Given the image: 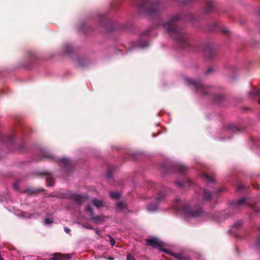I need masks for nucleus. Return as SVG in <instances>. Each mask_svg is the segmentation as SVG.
<instances>
[{"instance_id":"1","label":"nucleus","mask_w":260,"mask_h":260,"mask_svg":"<svg viewBox=\"0 0 260 260\" xmlns=\"http://www.w3.org/2000/svg\"><path fill=\"white\" fill-rule=\"evenodd\" d=\"M139 10L151 16H155L153 23V27L162 28L182 49H186L190 46L188 36L185 30L177 25V22L181 19L192 21L194 16L191 14H186L184 18L180 15H175L169 18L166 21L162 19L159 15L162 6L157 2H152L149 0H137L135 2Z\"/></svg>"},{"instance_id":"2","label":"nucleus","mask_w":260,"mask_h":260,"mask_svg":"<svg viewBox=\"0 0 260 260\" xmlns=\"http://www.w3.org/2000/svg\"><path fill=\"white\" fill-rule=\"evenodd\" d=\"M176 201L179 202L177 208L182 210L187 217H198L201 216L203 213L202 208L199 205L190 207L187 203H183L179 199H177Z\"/></svg>"},{"instance_id":"3","label":"nucleus","mask_w":260,"mask_h":260,"mask_svg":"<svg viewBox=\"0 0 260 260\" xmlns=\"http://www.w3.org/2000/svg\"><path fill=\"white\" fill-rule=\"evenodd\" d=\"M185 83L194 87L197 92L203 96H209L212 93L213 88L203 84L201 81L192 80L188 77L184 79Z\"/></svg>"},{"instance_id":"4","label":"nucleus","mask_w":260,"mask_h":260,"mask_svg":"<svg viewBox=\"0 0 260 260\" xmlns=\"http://www.w3.org/2000/svg\"><path fill=\"white\" fill-rule=\"evenodd\" d=\"M205 57L206 59L214 60L216 58L217 53L215 47L210 44L205 46Z\"/></svg>"},{"instance_id":"5","label":"nucleus","mask_w":260,"mask_h":260,"mask_svg":"<svg viewBox=\"0 0 260 260\" xmlns=\"http://www.w3.org/2000/svg\"><path fill=\"white\" fill-rule=\"evenodd\" d=\"M85 211L89 213L91 219L95 223H101L104 221V217L102 216H94L93 211L89 204H88L85 207Z\"/></svg>"},{"instance_id":"6","label":"nucleus","mask_w":260,"mask_h":260,"mask_svg":"<svg viewBox=\"0 0 260 260\" xmlns=\"http://www.w3.org/2000/svg\"><path fill=\"white\" fill-rule=\"evenodd\" d=\"M248 204L247 199L242 198L238 201H234L231 203V208L233 209L239 210L241 207H244Z\"/></svg>"},{"instance_id":"7","label":"nucleus","mask_w":260,"mask_h":260,"mask_svg":"<svg viewBox=\"0 0 260 260\" xmlns=\"http://www.w3.org/2000/svg\"><path fill=\"white\" fill-rule=\"evenodd\" d=\"M146 244L147 246H150L154 248H157L162 251V249H166L165 248H162V243L156 238L147 239Z\"/></svg>"},{"instance_id":"8","label":"nucleus","mask_w":260,"mask_h":260,"mask_svg":"<svg viewBox=\"0 0 260 260\" xmlns=\"http://www.w3.org/2000/svg\"><path fill=\"white\" fill-rule=\"evenodd\" d=\"M57 161L64 167L66 171L68 173L70 171V170L72 169L73 166L70 159L68 158L63 157L61 158H58Z\"/></svg>"},{"instance_id":"9","label":"nucleus","mask_w":260,"mask_h":260,"mask_svg":"<svg viewBox=\"0 0 260 260\" xmlns=\"http://www.w3.org/2000/svg\"><path fill=\"white\" fill-rule=\"evenodd\" d=\"M71 198L79 205H81L82 203L89 199L87 196H82L77 193L72 194Z\"/></svg>"},{"instance_id":"10","label":"nucleus","mask_w":260,"mask_h":260,"mask_svg":"<svg viewBox=\"0 0 260 260\" xmlns=\"http://www.w3.org/2000/svg\"><path fill=\"white\" fill-rule=\"evenodd\" d=\"M39 176H48L46 179V182L47 185L49 186H52L53 185L54 183V179L51 177L50 176L51 173L48 171H43L41 172H39L38 173Z\"/></svg>"},{"instance_id":"11","label":"nucleus","mask_w":260,"mask_h":260,"mask_svg":"<svg viewBox=\"0 0 260 260\" xmlns=\"http://www.w3.org/2000/svg\"><path fill=\"white\" fill-rule=\"evenodd\" d=\"M163 251L174 257L178 260H188V257L182 253H175L167 249H162Z\"/></svg>"},{"instance_id":"12","label":"nucleus","mask_w":260,"mask_h":260,"mask_svg":"<svg viewBox=\"0 0 260 260\" xmlns=\"http://www.w3.org/2000/svg\"><path fill=\"white\" fill-rule=\"evenodd\" d=\"M71 257L70 254H64L60 253H57L54 255V256L49 258L45 259L44 260H67L70 259Z\"/></svg>"},{"instance_id":"13","label":"nucleus","mask_w":260,"mask_h":260,"mask_svg":"<svg viewBox=\"0 0 260 260\" xmlns=\"http://www.w3.org/2000/svg\"><path fill=\"white\" fill-rule=\"evenodd\" d=\"M214 6L212 2L209 1H207L205 4V7L202 10L203 14H208L213 10Z\"/></svg>"},{"instance_id":"14","label":"nucleus","mask_w":260,"mask_h":260,"mask_svg":"<svg viewBox=\"0 0 260 260\" xmlns=\"http://www.w3.org/2000/svg\"><path fill=\"white\" fill-rule=\"evenodd\" d=\"M100 20L101 21V23L102 25L104 26L106 29H108L107 25L111 23V21L110 20L107 18V17L103 15H100Z\"/></svg>"},{"instance_id":"15","label":"nucleus","mask_w":260,"mask_h":260,"mask_svg":"<svg viewBox=\"0 0 260 260\" xmlns=\"http://www.w3.org/2000/svg\"><path fill=\"white\" fill-rule=\"evenodd\" d=\"M14 137L13 136H5L3 134H0V141L3 142H8L12 143L13 142Z\"/></svg>"},{"instance_id":"16","label":"nucleus","mask_w":260,"mask_h":260,"mask_svg":"<svg viewBox=\"0 0 260 260\" xmlns=\"http://www.w3.org/2000/svg\"><path fill=\"white\" fill-rule=\"evenodd\" d=\"M213 101L216 104H219L224 100L223 95L220 94H215L212 96Z\"/></svg>"},{"instance_id":"17","label":"nucleus","mask_w":260,"mask_h":260,"mask_svg":"<svg viewBox=\"0 0 260 260\" xmlns=\"http://www.w3.org/2000/svg\"><path fill=\"white\" fill-rule=\"evenodd\" d=\"M175 168L178 172L180 174L184 173L188 170V168L186 166L181 164H176L175 165Z\"/></svg>"},{"instance_id":"18","label":"nucleus","mask_w":260,"mask_h":260,"mask_svg":"<svg viewBox=\"0 0 260 260\" xmlns=\"http://www.w3.org/2000/svg\"><path fill=\"white\" fill-rule=\"evenodd\" d=\"M249 95H253L258 98V103L260 104V90L253 88L251 89V90L249 92Z\"/></svg>"},{"instance_id":"19","label":"nucleus","mask_w":260,"mask_h":260,"mask_svg":"<svg viewBox=\"0 0 260 260\" xmlns=\"http://www.w3.org/2000/svg\"><path fill=\"white\" fill-rule=\"evenodd\" d=\"M166 192L164 190L159 191L157 196L155 198V201L157 203L160 202L165 198Z\"/></svg>"},{"instance_id":"20","label":"nucleus","mask_w":260,"mask_h":260,"mask_svg":"<svg viewBox=\"0 0 260 260\" xmlns=\"http://www.w3.org/2000/svg\"><path fill=\"white\" fill-rule=\"evenodd\" d=\"M91 202L96 207L101 208L104 206L103 202L96 199H92Z\"/></svg>"},{"instance_id":"21","label":"nucleus","mask_w":260,"mask_h":260,"mask_svg":"<svg viewBox=\"0 0 260 260\" xmlns=\"http://www.w3.org/2000/svg\"><path fill=\"white\" fill-rule=\"evenodd\" d=\"M203 193L204 200L209 201L211 199L212 194L210 191L208 190L207 189H204Z\"/></svg>"},{"instance_id":"22","label":"nucleus","mask_w":260,"mask_h":260,"mask_svg":"<svg viewBox=\"0 0 260 260\" xmlns=\"http://www.w3.org/2000/svg\"><path fill=\"white\" fill-rule=\"evenodd\" d=\"M157 209V204L156 203H151L147 206V210L151 212H154Z\"/></svg>"},{"instance_id":"23","label":"nucleus","mask_w":260,"mask_h":260,"mask_svg":"<svg viewBox=\"0 0 260 260\" xmlns=\"http://www.w3.org/2000/svg\"><path fill=\"white\" fill-rule=\"evenodd\" d=\"M218 22H214L213 26H210L209 25H207V30L209 31H214L216 30L217 28H218Z\"/></svg>"},{"instance_id":"24","label":"nucleus","mask_w":260,"mask_h":260,"mask_svg":"<svg viewBox=\"0 0 260 260\" xmlns=\"http://www.w3.org/2000/svg\"><path fill=\"white\" fill-rule=\"evenodd\" d=\"M72 50L73 48L70 45L67 44L64 45V52L65 53L70 54L72 52Z\"/></svg>"},{"instance_id":"25","label":"nucleus","mask_w":260,"mask_h":260,"mask_svg":"<svg viewBox=\"0 0 260 260\" xmlns=\"http://www.w3.org/2000/svg\"><path fill=\"white\" fill-rule=\"evenodd\" d=\"M125 208H126V205L124 203L122 202H119L117 203V210L121 211Z\"/></svg>"},{"instance_id":"26","label":"nucleus","mask_w":260,"mask_h":260,"mask_svg":"<svg viewBox=\"0 0 260 260\" xmlns=\"http://www.w3.org/2000/svg\"><path fill=\"white\" fill-rule=\"evenodd\" d=\"M242 225V221L238 220L236 222L233 226V228L235 229L236 230L239 229Z\"/></svg>"},{"instance_id":"27","label":"nucleus","mask_w":260,"mask_h":260,"mask_svg":"<svg viewBox=\"0 0 260 260\" xmlns=\"http://www.w3.org/2000/svg\"><path fill=\"white\" fill-rule=\"evenodd\" d=\"M110 197L112 199H118L120 197V193L118 192H110Z\"/></svg>"},{"instance_id":"28","label":"nucleus","mask_w":260,"mask_h":260,"mask_svg":"<svg viewBox=\"0 0 260 260\" xmlns=\"http://www.w3.org/2000/svg\"><path fill=\"white\" fill-rule=\"evenodd\" d=\"M229 129L232 130L233 132H237L240 131V129L235 124H231L229 126Z\"/></svg>"},{"instance_id":"29","label":"nucleus","mask_w":260,"mask_h":260,"mask_svg":"<svg viewBox=\"0 0 260 260\" xmlns=\"http://www.w3.org/2000/svg\"><path fill=\"white\" fill-rule=\"evenodd\" d=\"M43 156L44 158H46L50 160H55V158L53 154L45 153H43Z\"/></svg>"},{"instance_id":"30","label":"nucleus","mask_w":260,"mask_h":260,"mask_svg":"<svg viewBox=\"0 0 260 260\" xmlns=\"http://www.w3.org/2000/svg\"><path fill=\"white\" fill-rule=\"evenodd\" d=\"M25 192L28 194H34L36 193L37 192V191L36 190V189L34 188H29L26 190Z\"/></svg>"},{"instance_id":"31","label":"nucleus","mask_w":260,"mask_h":260,"mask_svg":"<svg viewBox=\"0 0 260 260\" xmlns=\"http://www.w3.org/2000/svg\"><path fill=\"white\" fill-rule=\"evenodd\" d=\"M258 231L259 232V234L256 241L255 245L257 247L260 248V228L258 229Z\"/></svg>"},{"instance_id":"32","label":"nucleus","mask_w":260,"mask_h":260,"mask_svg":"<svg viewBox=\"0 0 260 260\" xmlns=\"http://www.w3.org/2000/svg\"><path fill=\"white\" fill-rule=\"evenodd\" d=\"M203 177L204 178H205L206 180L210 181V182H213L214 181V179L211 178L209 175H207V174H204L203 175Z\"/></svg>"},{"instance_id":"33","label":"nucleus","mask_w":260,"mask_h":260,"mask_svg":"<svg viewBox=\"0 0 260 260\" xmlns=\"http://www.w3.org/2000/svg\"><path fill=\"white\" fill-rule=\"evenodd\" d=\"M112 175H113V172H112V170L111 169H109L108 172H107V177L108 178V179H110L112 178Z\"/></svg>"},{"instance_id":"34","label":"nucleus","mask_w":260,"mask_h":260,"mask_svg":"<svg viewBox=\"0 0 260 260\" xmlns=\"http://www.w3.org/2000/svg\"><path fill=\"white\" fill-rule=\"evenodd\" d=\"M139 46L141 48H145V47H146L148 46V43L147 41H144L142 43L140 42L139 43Z\"/></svg>"},{"instance_id":"35","label":"nucleus","mask_w":260,"mask_h":260,"mask_svg":"<svg viewBox=\"0 0 260 260\" xmlns=\"http://www.w3.org/2000/svg\"><path fill=\"white\" fill-rule=\"evenodd\" d=\"M78 63L80 67H84L85 66V62L81 59H78Z\"/></svg>"},{"instance_id":"36","label":"nucleus","mask_w":260,"mask_h":260,"mask_svg":"<svg viewBox=\"0 0 260 260\" xmlns=\"http://www.w3.org/2000/svg\"><path fill=\"white\" fill-rule=\"evenodd\" d=\"M82 226L83 228H85V229H87L89 230H93L92 226L89 224H82Z\"/></svg>"},{"instance_id":"37","label":"nucleus","mask_w":260,"mask_h":260,"mask_svg":"<svg viewBox=\"0 0 260 260\" xmlns=\"http://www.w3.org/2000/svg\"><path fill=\"white\" fill-rule=\"evenodd\" d=\"M53 222V220L52 219H51L50 218H46L45 219V223L46 224H51Z\"/></svg>"},{"instance_id":"38","label":"nucleus","mask_w":260,"mask_h":260,"mask_svg":"<svg viewBox=\"0 0 260 260\" xmlns=\"http://www.w3.org/2000/svg\"><path fill=\"white\" fill-rule=\"evenodd\" d=\"M126 260H135V258L132 254H128L126 256Z\"/></svg>"},{"instance_id":"39","label":"nucleus","mask_w":260,"mask_h":260,"mask_svg":"<svg viewBox=\"0 0 260 260\" xmlns=\"http://www.w3.org/2000/svg\"><path fill=\"white\" fill-rule=\"evenodd\" d=\"M110 243L111 245L113 246L115 245V240H114V239H113L112 237H111V236H110Z\"/></svg>"},{"instance_id":"40","label":"nucleus","mask_w":260,"mask_h":260,"mask_svg":"<svg viewBox=\"0 0 260 260\" xmlns=\"http://www.w3.org/2000/svg\"><path fill=\"white\" fill-rule=\"evenodd\" d=\"M244 186L243 185L239 184L238 185L237 187V190L241 191L244 188Z\"/></svg>"},{"instance_id":"41","label":"nucleus","mask_w":260,"mask_h":260,"mask_svg":"<svg viewBox=\"0 0 260 260\" xmlns=\"http://www.w3.org/2000/svg\"><path fill=\"white\" fill-rule=\"evenodd\" d=\"M213 71V68H209L206 71V73L205 74H210L211 72H212Z\"/></svg>"},{"instance_id":"42","label":"nucleus","mask_w":260,"mask_h":260,"mask_svg":"<svg viewBox=\"0 0 260 260\" xmlns=\"http://www.w3.org/2000/svg\"><path fill=\"white\" fill-rule=\"evenodd\" d=\"M64 231L67 234H70L71 232V230L67 226H65L64 228Z\"/></svg>"},{"instance_id":"43","label":"nucleus","mask_w":260,"mask_h":260,"mask_svg":"<svg viewBox=\"0 0 260 260\" xmlns=\"http://www.w3.org/2000/svg\"><path fill=\"white\" fill-rule=\"evenodd\" d=\"M176 184L179 186V187H182L184 185V183H182V182H179V181H177L176 182Z\"/></svg>"},{"instance_id":"44","label":"nucleus","mask_w":260,"mask_h":260,"mask_svg":"<svg viewBox=\"0 0 260 260\" xmlns=\"http://www.w3.org/2000/svg\"><path fill=\"white\" fill-rule=\"evenodd\" d=\"M149 29L145 30L142 34L143 36H148L149 33Z\"/></svg>"},{"instance_id":"45","label":"nucleus","mask_w":260,"mask_h":260,"mask_svg":"<svg viewBox=\"0 0 260 260\" xmlns=\"http://www.w3.org/2000/svg\"><path fill=\"white\" fill-rule=\"evenodd\" d=\"M221 31L224 33H228L229 32V30L225 28H221Z\"/></svg>"},{"instance_id":"46","label":"nucleus","mask_w":260,"mask_h":260,"mask_svg":"<svg viewBox=\"0 0 260 260\" xmlns=\"http://www.w3.org/2000/svg\"><path fill=\"white\" fill-rule=\"evenodd\" d=\"M13 187H14V189H15V190L18 189V188L17 184H14Z\"/></svg>"},{"instance_id":"47","label":"nucleus","mask_w":260,"mask_h":260,"mask_svg":"<svg viewBox=\"0 0 260 260\" xmlns=\"http://www.w3.org/2000/svg\"><path fill=\"white\" fill-rule=\"evenodd\" d=\"M222 191V189H219L217 190V193H220V192Z\"/></svg>"},{"instance_id":"48","label":"nucleus","mask_w":260,"mask_h":260,"mask_svg":"<svg viewBox=\"0 0 260 260\" xmlns=\"http://www.w3.org/2000/svg\"><path fill=\"white\" fill-rule=\"evenodd\" d=\"M108 259L109 260H113L114 259V257H109Z\"/></svg>"},{"instance_id":"49","label":"nucleus","mask_w":260,"mask_h":260,"mask_svg":"<svg viewBox=\"0 0 260 260\" xmlns=\"http://www.w3.org/2000/svg\"><path fill=\"white\" fill-rule=\"evenodd\" d=\"M95 233H96V234L97 235H99V231H95Z\"/></svg>"},{"instance_id":"50","label":"nucleus","mask_w":260,"mask_h":260,"mask_svg":"<svg viewBox=\"0 0 260 260\" xmlns=\"http://www.w3.org/2000/svg\"><path fill=\"white\" fill-rule=\"evenodd\" d=\"M0 260H4V259L2 257L1 258H0Z\"/></svg>"},{"instance_id":"51","label":"nucleus","mask_w":260,"mask_h":260,"mask_svg":"<svg viewBox=\"0 0 260 260\" xmlns=\"http://www.w3.org/2000/svg\"><path fill=\"white\" fill-rule=\"evenodd\" d=\"M40 190H41V191H43V190H44V189H41Z\"/></svg>"}]
</instances>
